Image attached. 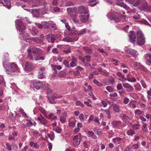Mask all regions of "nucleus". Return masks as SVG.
<instances>
[{
    "instance_id": "obj_1",
    "label": "nucleus",
    "mask_w": 151,
    "mask_h": 151,
    "mask_svg": "<svg viewBox=\"0 0 151 151\" xmlns=\"http://www.w3.org/2000/svg\"><path fill=\"white\" fill-rule=\"evenodd\" d=\"M28 58L32 60H44V56H41L42 51L40 49L31 47L27 50Z\"/></svg>"
},
{
    "instance_id": "obj_2",
    "label": "nucleus",
    "mask_w": 151,
    "mask_h": 151,
    "mask_svg": "<svg viewBox=\"0 0 151 151\" xmlns=\"http://www.w3.org/2000/svg\"><path fill=\"white\" fill-rule=\"evenodd\" d=\"M107 16L110 20H114L116 22H119L121 20L119 18L121 17V14L117 13H109Z\"/></svg>"
},
{
    "instance_id": "obj_3",
    "label": "nucleus",
    "mask_w": 151,
    "mask_h": 151,
    "mask_svg": "<svg viewBox=\"0 0 151 151\" xmlns=\"http://www.w3.org/2000/svg\"><path fill=\"white\" fill-rule=\"evenodd\" d=\"M4 66L6 70L11 72H15L18 70L17 65L14 63H8L6 65L4 64Z\"/></svg>"
},
{
    "instance_id": "obj_4",
    "label": "nucleus",
    "mask_w": 151,
    "mask_h": 151,
    "mask_svg": "<svg viewBox=\"0 0 151 151\" xmlns=\"http://www.w3.org/2000/svg\"><path fill=\"white\" fill-rule=\"evenodd\" d=\"M15 25L19 31L22 32H24L26 28L22 22L19 20H16L15 21Z\"/></svg>"
},
{
    "instance_id": "obj_5",
    "label": "nucleus",
    "mask_w": 151,
    "mask_h": 151,
    "mask_svg": "<svg viewBox=\"0 0 151 151\" xmlns=\"http://www.w3.org/2000/svg\"><path fill=\"white\" fill-rule=\"evenodd\" d=\"M72 8H67V11L68 14L73 18L74 22L76 24L78 23L79 22L78 20L76 19L77 14L75 13H73L72 12Z\"/></svg>"
},
{
    "instance_id": "obj_6",
    "label": "nucleus",
    "mask_w": 151,
    "mask_h": 151,
    "mask_svg": "<svg viewBox=\"0 0 151 151\" xmlns=\"http://www.w3.org/2000/svg\"><path fill=\"white\" fill-rule=\"evenodd\" d=\"M81 133H79L78 135H75L73 138V144L75 146H78L80 142L81 138Z\"/></svg>"
},
{
    "instance_id": "obj_7",
    "label": "nucleus",
    "mask_w": 151,
    "mask_h": 151,
    "mask_svg": "<svg viewBox=\"0 0 151 151\" xmlns=\"http://www.w3.org/2000/svg\"><path fill=\"white\" fill-rule=\"evenodd\" d=\"M125 52L126 53L131 55L135 58H137V52L134 50L129 48L125 50Z\"/></svg>"
},
{
    "instance_id": "obj_8",
    "label": "nucleus",
    "mask_w": 151,
    "mask_h": 151,
    "mask_svg": "<svg viewBox=\"0 0 151 151\" xmlns=\"http://www.w3.org/2000/svg\"><path fill=\"white\" fill-rule=\"evenodd\" d=\"M130 41L132 43H134L136 41V36L133 31H131L129 35Z\"/></svg>"
},
{
    "instance_id": "obj_9",
    "label": "nucleus",
    "mask_w": 151,
    "mask_h": 151,
    "mask_svg": "<svg viewBox=\"0 0 151 151\" xmlns=\"http://www.w3.org/2000/svg\"><path fill=\"white\" fill-rule=\"evenodd\" d=\"M45 73V68L44 67H41L37 75L38 78L39 79H42L43 78L44 74Z\"/></svg>"
},
{
    "instance_id": "obj_10",
    "label": "nucleus",
    "mask_w": 151,
    "mask_h": 151,
    "mask_svg": "<svg viewBox=\"0 0 151 151\" xmlns=\"http://www.w3.org/2000/svg\"><path fill=\"white\" fill-rule=\"evenodd\" d=\"M80 20L83 23H86L89 17V15L87 14H81L79 16Z\"/></svg>"
},
{
    "instance_id": "obj_11",
    "label": "nucleus",
    "mask_w": 151,
    "mask_h": 151,
    "mask_svg": "<svg viewBox=\"0 0 151 151\" xmlns=\"http://www.w3.org/2000/svg\"><path fill=\"white\" fill-rule=\"evenodd\" d=\"M116 4L122 7H123L126 10L129 9V7L126 4L122 2V0H116Z\"/></svg>"
},
{
    "instance_id": "obj_12",
    "label": "nucleus",
    "mask_w": 151,
    "mask_h": 151,
    "mask_svg": "<svg viewBox=\"0 0 151 151\" xmlns=\"http://www.w3.org/2000/svg\"><path fill=\"white\" fill-rule=\"evenodd\" d=\"M133 6L137 7L142 2V0H126Z\"/></svg>"
},
{
    "instance_id": "obj_13",
    "label": "nucleus",
    "mask_w": 151,
    "mask_h": 151,
    "mask_svg": "<svg viewBox=\"0 0 151 151\" xmlns=\"http://www.w3.org/2000/svg\"><path fill=\"white\" fill-rule=\"evenodd\" d=\"M78 12L81 14H87L88 11L83 6H80L78 7Z\"/></svg>"
},
{
    "instance_id": "obj_14",
    "label": "nucleus",
    "mask_w": 151,
    "mask_h": 151,
    "mask_svg": "<svg viewBox=\"0 0 151 151\" xmlns=\"http://www.w3.org/2000/svg\"><path fill=\"white\" fill-rule=\"evenodd\" d=\"M141 3L142 4L141 5L142 10H145L149 9L150 6H148L147 1L145 0H142Z\"/></svg>"
},
{
    "instance_id": "obj_15",
    "label": "nucleus",
    "mask_w": 151,
    "mask_h": 151,
    "mask_svg": "<svg viewBox=\"0 0 151 151\" xmlns=\"http://www.w3.org/2000/svg\"><path fill=\"white\" fill-rule=\"evenodd\" d=\"M117 76L119 78V79L120 81L122 82H124L126 81L127 80L126 78H125L124 76L123 75L122 73L118 72H117L116 73Z\"/></svg>"
},
{
    "instance_id": "obj_16",
    "label": "nucleus",
    "mask_w": 151,
    "mask_h": 151,
    "mask_svg": "<svg viewBox=\"0 0 151 151\" xmlns=\"http://www.w3.org/2000/svg\"><path fill=\"white\" fill-rule=\"evenodd\" d=\"M34 87L36 89L39 90L42 87L43 83L41 81H35L34 82Z\"/></svg>"
},
{
    "instance_id": "obj_17",
    "label": "nucleus",
    "mask_w": 151,
    "mask_h": 151,
    "mask_svg": "<svg viewBox=\"0 0 151 151\" xmlns=\"http://www.w3.org/2000/svg\"><path fill=\"white\" fill-rule=\"evenodd\" d=\"M146 63L148 64H151V55L150 53L146 54L145 55Z\"/></svg>"
},
{
    "instance_id": "obj_18",
    "label": "nucleus",
    "mask_w": 151,
    "mask_h": 151,
    "mask_svg": "<svg viewBox=\"0 0 151 151\" xmlns=\"http://www.w3.org/2000/svg\"><path fill=\"white\" fill-rule=\"evenodd\" d=\"M33 69L32 65L31 64L27 62L25 65L24 69L27 71H30Z\"/></svg>"
},
{
    "instance_id": "obj_19",
    "label": "nucleus",
    "mask_w": 151,
    "mask_h": 151,
    "mask_svg": "<svg viewBox=\"0 0 151 151\" xmlns=\"http://www.w3.org/2000/svg\"><path fill=\"white\" fill-rule=\"evenodd\" d=\"M77 59L74 56H72L71 62L70 63V65L71 67H73L74 66H76L77 65L76 63L77 61Z\"/></svg>"
},
{
    "instance_id": "obj_20",
    "label": "nucleus",
    "mask_w": 151,
    "mask_h": 151,
    "mask_svg": "<svg viewBox=\"0 0 151 151\" xmlns=\"http://www.w3.org/2000/svg\"><path fill=\"white\" fill-rule=\"evenodd\" d=\"M67 116V114L66 112L62 113V115L60 116V121L62 123H65L66 119Z\"/></svg>"
},
{
    "instance_id": "obj_21",
    "label": "nucleus",
    "mask_w": 151,
    "mask_h": 151,
    "mask_svg": "<svg viewBox=\"0 0 151 151\" xmlns=\"http://www.w3.org/2000/svg\"><path fill=\"white\" fill-rule=\"evenodd\" d=\"M123 86L124 88L127 89L129 91H132L134 89L133 87L128 83H123Z\"/></svg>"
},
{
    "instance_id": "obj_22",
    "label": "nucleus",
    "mask_w": 151,
    "mask_h": 151,
    "mask_svg": "<svg viewBox=\"0 0 151 151\" xmlns=\"http://www.w3.org/2000/svg\"><path fill=\"white\" fill-rule=\"evenodd\" d=\"M137 43L139 45H144L145 43V37L137 38Z\"/></svg>"
},
{
    "instance_id": "obj_23",
    "label": "nucleus",
    "mask_w": 151,
    "mask_h": 151,
    "mask_svg": "<svg viewBox=\"0 0 151 151\" xmlns=\"http://www.w3.org/2000/svg\"><path fill=\"white\" fill-rule=\"evenodd\" d=\"M127 80L131 83H135L136 82V79L133 77L131 75L127 74Z\"/></svg>"
},
{
    "instance_id": "obj_24",
    "label": "nucleus",
    "mask_w": 151,
    "mask_h": 151,
    "mask_svg": "<svg viewBox=\"0 0 151 151\" xmlns=\"http://www.w3.org/2000/svg\"><path fill=\"white\" fill-rule=\"evenodd\" d=\"M111 104V106H113V110L116 113H118L119 111V107L116 104H114L110 102Z\"/></svg>"
},
{
    "instance_id": "obj_25",
    "label": "nucleus",
    "mask_w": 151,
    "mask_h": 151,
    "mask_svg": "<svg viewBox=\"0 0 151 151\" xmlns=\"http://www.w3.org/2000/svg\"><path fill=\"white\" fill-rule=\"evenodd\" d=\"M88 136L91 137L92 139H95L97 138V136L95 135L94 132L92 131H88L87 132Z\"/></svg>"
},
{
    "instance_id": "obj_26",
    "label": "nucleus",
    "mask_w": 151,
    "mask_h": 151,
    "mask_svg": "<svg viewBox=\"0 0 151 151\" xmlns=\"http://www.w3.org/2000/svg\"><path fill=\"white\" fill-rule=\"evenodd\" d=\"M122 122L120 121L114 120L112 122L111 124L114 127H117L120 126Z\"/></svg>"
},
{
    "instance_id": "obj_27",
    "label": "nucleus",
    "mask_w": 151,
    "mask_h": 151,
    "mask_svg": "<svg viewBox=\"0 0 151 151\" xmlns=\"http://www.w3.org/2000/svg\"><path fill=\"white\" fill-rule=\"evenodd\" d=\"M120 116L121 119L124 121H129L130 120V119L124 114H121Z\"/></svg>"
},
{
    "instance_id": "obj_28",
    "label": "nucleus",
    "mask_w": 151,
    "mask_h": 151,
    "mask_svg": "<svg viewBox=\"0 0 151 151\" xmlns=\"http://www.w3.org/2000/svg\"><path fill=\"white\" fill-rule=\"evenodd\" d=\"M6 3V5L3 3V6H5L8 9H10L11 7V3L10 0H4Z\"/></svg>"
},
{
    "instance_id": "obj_29",
    "label": "nucleus",
    "mask_w": 151,
    "mask_h": 151,
    "mask_svg": "<svg viewBox=\"0 0 151 151\" xmlns=\"http://www.w3.org/2000/svg\"><path fill=\"white\" fill-rule=\"evenodd\" d=\"M55 99L53 97V95L51 96H48V99L49 102L51 104H55L56 103L55 100Z\"/></svg>"
},
{
    "instance_id": "obj_30",
    "label": "nucleus",
    "mask_w": 151,
    "mask_h": 151,
    "mask_svg": "<svg viewBox=\"0 0 151 151\" xmlns=\"http://www.w3.org/2000/svg\"><path fill=\"white\" fill-rule=\"evenodd\" d=\"M137 38L145 37L142 32L140 30L137 31Z\"/></svg>"
},
{
    "instance_id": "obj_31",
    "label": "nucleus",
    "mask_w": 151,
    "mask_h": 151,
    "mask_svg": "<svg viewBox=\"0 0 151 151\" xmlns=\"http://www.w3.org/2000/svg\"><path fill=\"white\" fill-rule=\"evenodd\" d=\"M127 133L128 135L133 136V135L135 134V132L132 129H130L128 130L127 132Z\"/></svg>"
},
{
    "instance_id": "obj_32",
    "label": "nucleus",
    "mask_w": 151,
    "mask_h": 151,
    "mask_svg": "<svg viewBox=\"0 0 151 151\" xmlns=\"http://www.w3.org/2000/svg\"><path fill=\"white\" fill-rule=\"evenodd\" d=\"M33 15L35 17H38L39 15V13L36 9L33 10Z\"/></svg>"
},
{
    "instance_id": "obj_33",
    "label": "nucleus",
    "mask_w": 151,
    "mask_h": 151,
    "mask_svg": "<svg viewBox=\"0 0 151 151\" xmlns=\"http://www.w3.org/2000/svg\"><path fill=\"white\" fill-rule=\"evenodd\" d=\"M89 5L91 6H94L96 4V0H89Z\"/></svg>"
},
{
    "instance_id": "obj_34",
    "label": "nucleus",
    "mask_w": 151,
    "mask_h": 151,
    "mask_svg": "<svg viewBox=\"0 0 151 151\" xmlns=\"http://www.w3.org/2000/svg\"><path fill=\"white\" fill-rule=\"evenodd\" d=\"M59 76L62 78H64L66 76V73L64 71H61L58 73Z\"/></svg>"
},
{
    "instance_id": "obj_35",
    "label": "nucleus",
    "mask_w": 151,
    "mask_h": 151,
    "mask_svg": "<svg viewBox=\"0 0 151 151\" xmlns=\"http://www.w3.org/2000/svg\"><path fill=\"white\" fill-rule=\"evenodd\" d=\"M38 32V30L35 28H33L31 31L32 34L34 36L36 35Z\"/></svg>"
},
{
    "instance_id": "obj_36",
    "label": "nucleus",
    "mask_w": 151,
    "mask_h": 151,
    "mask_svg": "<svg viewBox=\"0 0 151 151\" xmlns=\"http://www.w3.org/2000/svg\"><path fill=\"white\" fill-rule=\"evenodd\" d=\"M84 49L86 52L88 54H91L92 53V50L87 47H85Z\"/></svg>"
},
{
    "instance_id": "obj_37",
    "label": "nucleus",
    "mask_w": 151,
    "mask_h": 151,
    "mask_svg": "<svg viewBox=\"0 0 151 151\" xmlns=\"http://www.w3.org/2000/svg\"><path fill=\"white\" fill-rule=\"evenodd\" d=\"M45 118L42 116V115L40 114L37 117V119L41 123L45 119Z\"/></svg>"
},
{
    "instance_id": "obj_38",
    "label": "nucleus",
    "mask_w": 151,
    "mask_h": 151,
    "mask_svg": "<svg viewBox=\"0 0 151 151\" xmlns=\"http://www.w3.org/2000/svg\"><path fill=\"white\" fill-rule=\"evenodd\" d=\"M129 95L132 97L134 99H136L138 98V96L137 94L134 93H130Z\"/></svg>"
},
{
    "instance_id": "obj_39",
    "label": "nucleus",
    "mask_w": 151,
    "mask_h": 151,
    "mask_svg": "<svg viewBox=\"0 0 151 151\" xmlns=\"http://www.w3.org/2000/svg\"><path fill=\"white\" fill-rule=\"evenodd\" d=\"M63 41L68 42H72V39L69 37H66L63 39Z\"/></svg>"
},
{
    "instance_id": "obj_40",
    "label": "nucleus",
    "mask_w": 151,
    "mask_h": 151,
    "mask_svg": "<svg viewBox=\"0 0 151 151\" xmlns=\"http://www.w3.org/2000/svg\"><path fill=\"white\" fill-rule=\"evenodd\" d=\"M79 117L81 122H83L84 121V116L83 114H81L79 115Z\"/></svg>"
},
{
    "instance_id": "obj_41",
    "label": "nucleus",
    "mask_w": 151,
    "mask_h": 151,
    "mask_svg": "<svg viewBox=\"0 0 151 151\" xmlns=\"http://www.w3.org/2000/svg\"><path fill=\"white\" fill-rule=\"evenodd\" d=\"M93 82L98 86H102V84L101 83L98 81L96 79H94L93 80Z\"/></svg>"
},
{
    "instance_id": "obj_42",
    "label": "nucleus",
    "mask_w": 151,
    "mask_h": 151,
    "mask_svg": "<svg viewBox=\"0 0 151 151\" xmlns=\"http://www.w3.org/2000/svg\"><path fill=\"white\" fill-rule=\"evenodd\" d=\"M76 106H79L82 107L84 106V105L81 102L79 101H77L76 102Z\"/></svg>"
},
{
    "instance_id": "obj_43",
    "label": "nucleus",
    "mask_w": 151,
    "mask_h": 151,
    "mask_svg": "<svg viewBox=\"0 0 151 151\" xmlns=\"http://www.w3.org/2000/svg\"><path fill=\"white\" fill-rule=\"evenodd\" d=\"M62 129L59 127H57L55 129V132L58 133L60 134L61 133Z\"/></svg>"
},
{
    "instance_id": "obj_44",
    "label": "nucleus",
    "mask_w": 151,
    "mask_h": 151,
    "mask_svg": "<svg viewBox=\"0 0 151 151\" xmlns=\"http://www.w3.org/2000/svg\"><path fill=\"white\" fill-rule=\"evenodd\" d=\"M86 29H84L80 31L78 33V35H81L86 32Z\"/></svg>"
},
{
    "instance_id": "obj_45",
    "label": "nucleus",
    "mask_w": 151,
    "mask_h": 151,
    "mask_svg": "<svg viewBox=\"0 0 151 151\" xmlns=\"http://www.w3.org/2000/svg\"><path fill=\"white\" fill-rule=\"evenodd\" d=\"M135 113L137 115H140L142 114V112L139 109H137L135 111Z\"/></svg>"
},
{
    "instance_id": "obj_46",
    "label": "nucleus",
    "mask_w": 151,
    "mask_h": 151,
    "mask_svg": "<svg viewBox=\"0 0 151 151\" xmlns=\"http://www.w3.org/2000/svg\"><path fill=\"white\" fill-rule=\"evenodd\" d=\"M134 87L135 88V89L138 91H140L141 90V86L139 84L135 85Z\"/></svg>"
},
{
    "instance_id": "obj_47",
    "label": "nucleus",
    "mask_w": 151,
    "mask_h": 151,
    "mask_svg": "<svg viewBox=\"0 0 151 151\" xmlns=\"http://www.w3.org/2000/svg\"><path fill=\"white\" fill-rule=\"evenodd\" d=\"M101 73L102 75L108 77L109 76V73L105 71H101Z\"/></svg>"
},
{
    "instance_id": "obj_48",
    "label": "nucleus",
    "mask_w": 151,
    "mask_h": 151,
    "mask_svg": "<svg viewBox=\"0 0 151 151\" xmlns=\"http://www.w3.org/2000/svg\"><path fill=\"white\" fill-rule=\"evenodd\" d=\"M140 83L143 88H146L147 87V85L146 84L145 81L143 80H141Z\"/></svg>"
},
{
    "instance_id": "obj_49",
    "label": "nucleus",
    "mask_w": 151,
    "mask_h": 151,
    "mask_svg": "<svg viewBox=\"0 0 151 151\" xmlns=\"http://www.w3.org/2000/svg\"><path fill=\"white\" fill-rule=\"evenodd\" d=\"M109 81L111 84H113L114 81V79L112 77H110L109 79Z\"/></svg>"
},
{
    "instance_id": "obj_50",
    "label": "nucleus",
    "mask_w": 151,
    "mask_h": 151,
    "mask_svg": "<svg viewBox=\"0 0 151 151\" xmlns=\"http://www.w3.org/2000/svg\"><path fill=\"white\" fill-rule=\"evenodd\" d=\"M112 62L113 63V64L117 66L118 64L119 61L116 59H112Z\"/></svg>"
},
{
    "instance_id": "obj_51",
    "label": "nucleus",
    "mask_w": 151,
    "mask_h": 151,
    "mask_svg": "<svg viewBox=\"0 0 151 151\" xmlns=\"http://www.w3.org/2000/svg\"><path fill=\"white\" fill-rule=\"evenodd\" d=\"M141 22L143 24L146 25H148L151 27L150 24L146 20L144 19L141 20Z\"/></svg>"
},
{
    "instance_id": "obj_52",
    "label": "nucleus",
    "mask_w": 151,
    "mask_h": 151,
    "mask_svg": "<svg viewBox=\"0 0 151 151\" xmlns=\"http://www.w3.org/2000/svg\"><path fill=\"white\" fill-rule=\"evenodd\" d=\"M73 5V3L71 1H68L65 4V6H71Z\"/></svg>"
},
{
    "instance_id": "obj_53",
    "label": "nucleus",
    "mask_w": 151,
    "mask_h": 151,
    "mask_svg": "<svg viewBox=\"0 0 151 151\" xmlns=\"http://www.w3.org/2000/svg\"><path fill=\"white\" fill-rule=\"evenodd\" d=\"M48 136L50 138L51 140H53L54 139L55 135L54 133H52L49 134Z\"/></svg>"
},
{
    "instance_id": "obj_54",
    "label": "nucleus",
    "mask_w": 151,
    "mask_h": 151,
    "mask_svg": "<svg viewBox=\"0 0 151 151\" xmlns=\"http://www.w3.org/2000/svg\"><path fill=\"white\" fill-rule=\"evenodd\" d=\"M53 9L55 12H60V8L58 6L54 7Z\"/></svg>"
},
{
    "instance_id": "obj_55",
    "label": "nucleus",
    "mask_w": 151,
    "mask_h": 151,
    "mask_svg": "<svg viewBox=\"0 0 151 151\" xmlns=\"http://www.w3.org/2000/svg\"><path fill=\"white\" fill-rule=\"evenodd\" d=\"M117 89L118 90H122L123 88V87L121 84L119 83L116 86Z\"/></svg>"
},
{
    "instance_id": "obj_56",
    "label": "nucleus",
    "mask_w": 151,
    "mask_h": 151,
    "mask_svg": "<svg viewBox=\"0 0 151 151\" xmlns=\"http://www.w3.org/2000/svg\"><path fill=\"white\" fill-rule=\"evenodd\" d=\"M122 138L120 137H116L115 138L113 139V141L114 142H116L120 141Z\"/></svg>"
},
{
    "instance_id": "obj_57",
    "label": "nucleus",
    "mask_w": 151,
    "mask_h": 151,
    "mask_svg": "<svg viewBox=\"0 0 151 151\" xmlns=\"http://www.w3.org/2000/svg\"><path fill=\"white\" fill-rule=\"evenodd\" d=\"M63 63L67 67H69V62L66 60H65L63 62Z\"/></svg>"
},
{
    "instance_id": "obj_58",
    "label": "nucleus",
    "mask_w": 151,
    "mask_h": 151,
    "mask_svg": "<svg viewBox=\"0 0 151 151\" xmlns=\"http://www.w3.org/2000/svg\"><path fill=\"white\" fill-rule=\"evenodd\" d=\"M132 127L134 129L137 130L139 129V126L138 124H135L133 125Z\"/></svg>"
},
{
    "instance_id": "obj_59",
    "label": "nucleus",
    "mask_w": 151,
    "mask_h": 151,
    "mask_svg": "<svg viewBox=\"0 0 151 151\" xmlns=\"http://www.w3.org/2000/svg\"><path fill=\"white\" fill-rule=\"evenodd\" d=\"M106 89L109 92H112L113 91L112 88L110 86H107Z\"/></svg>"
},
{
    "instance_id": "obj_60",
    "label": "nucleus",
    "mask_w": 151,
    "mask_h": 151,
    "mask_svg": "<svg viewBox=\"0 0 151 151\" xmlns=\"http://www.w3.org/2000/svg\"><path fill=\"white\" fill-rule=\"evenodd\" d=\"M76 124V122H74L72 121L70 122L69 123V126L70 127H74L75 126Z\"/></svg>"
},
{
    "instance_id": "obj_61",
    "label": "nucleus",
    "mask_w": 151,
    "mask_h": 151,
    "mask_svg": "<svg viewBox=\"0 0 151 151\" xmlns=\"http://www.w3.org/2000/svg\"><path fill=\"white\" fill-rule=\"evenodd\" d=\"M6 146L7 148L9 150L11 151L12 150V147L11 145L9 143H6Z\"/></svg>"
},
{
    "instance_id": "obj_62",
    "label": "nucleus",
    "mask_w": 151,
    "mask_h": 151,
    "mask_svg": "<svg viewBox=\"0 0 151 151\" xmlns=\"http://www.w3.org/2000/svg\"><path fill=\"white\" fill-rule=\"evenodd\" d=\"M53 97L55 99L61 98L63 96L58 94H55L53 95Z\"/></svg>"
},
{
    "instance_id": "obj_63",
    "label": "nucleus",
    "mask_w": 151,
    "mask_h": 151,
    "mask_svg": "<svg viewBox=\"0 0 151 151\" xmlns=\"http://www.w3.org/2000/svg\"><path fill=\"white\" fill-rule=\"evenodd\" d=\"M51 66L52 68V69L55 72V74H56L57 73V71L56 70V68L55 67V65H54L53 64H52Z\"/></svg>"
},
{
    "instance_id": "obj_64",
    "label": "nucleus",
    "mask_w": 151,
    "mask_h": 151,
    "mask_svg": "<svg viewBox=\"0 0 151 151\" xmlns=\"http://www.w3.org/2000/svg\"><path fill=\"white\" fill-rule=\"evenodd\" d=\"M41 123L44 126L46 125L47 123V120L45 118V119H44V120H43V121H42Z\"/></svg>"
}]
</instances>
